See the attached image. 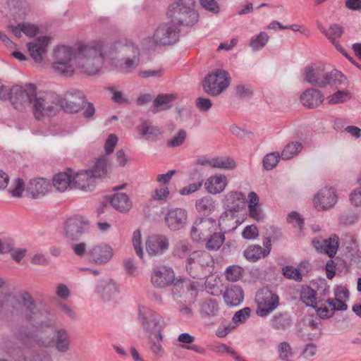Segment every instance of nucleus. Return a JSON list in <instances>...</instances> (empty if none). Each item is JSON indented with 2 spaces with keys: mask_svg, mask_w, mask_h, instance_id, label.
<instances>
[{
  "mask_svg": "<svg viewBox=\"0 0 361 361\" xmlns=\"http://www.w3.org/2000/svg\"><path fill=\"white\" fill-rule=\"evenodd\" d=\"M111 206L120 212H126L131 208L132 204L128 196L123 192L114 194L110 200Z\"/></svg>",
  "mask_w": 361,
  "mask_h": 361,
  "instance_id": "31",
  "label": "nucleus"
},
{
  "mask_svg": "<svg viewBox=\"0 0 361 361\" xmlns=\"http://www.w3.org/2000/svg\"><path fill=\"white\" fill-rule=\"evenodd\" d=\"M300 101L305 106L314 109L323 102L324 95L317 89L309 88L301 94Z\"/></svg>",
  "mask_w": 361,
  "mask_h": 361,
  "instance_id": "24",
  "label": "nucleus"
},
{
  "mask_svg": "<svg viewBox=\"0 0 361 361\" xmlns=\"http://www.w3.org/2000/svg\"><path fill=\"white\" fill-rule=\"evenodd\" d=\"M258 229L255 225H249L245 227L242 232V236L247 240H254L258 236Z\"/></svg>",
  "mask_w": 361,
  "mask_h": 361,
  "instance_id": "57",
  "label": "nucleus"
},
{
  "mask_svg": "<svg viewBox=\"0 0 361 361\" xmlns=\"http://www.w3.org/2000/svg\"><path fill=\"white\" fill-rule=\"evenodd\" d=\"M49 42L47 37H39L27 44V49L31 57L37 63L42 61L43 55L46 53L47 47Z\"/></svg>",
  "mask_w": 361,
  "mask_h": 361,
  "instance_id": "23",
  "label": "nucleus"
},
{
  "mask_svg": "<svg viewBox=\"0 0 361 361\" xmlns=\"http://www.w3.org/2000/svg\"><path fill=\"white\" fill-rule=\"evenodd\" d=\"M216 230V222L211 218H202L193 224L190 235L195 241H204Z\"/></svg>",
  "mask_w": 361,
  "mask_h": 361,
  "instance_id": "12",
  "label": "nucleus"
},
{
  "mask_svg": "<svg viewBox=\"0 0 361 361\" xmlns=\"http://www.w3.org/2000/svg\"><path fill=\"white\" fill-rule=\"evenodd\" d=\"M186 139V132L185 130L181 129L179 130L178 133L173 137L171 139H169L166 142V145L169 147H177L182 145Z\"/></svg>",
  "mask_w": 361,
  "mask_h": 361,
  "instance_id": "51",
  "label": "nucleus"
},
{
  "mask_svg": "<svg viewBox=\"0 0 361 361\" xmlns=\"http://www.w3.org/2000/svg\"><path fill=\"white\" fill-rule=\"evenodd\" d=\"M52 68L59 74L71 76L75 68L89 75H96L109 58L111 64L124 73H132L140 63L138 46L130 39L121 37L106 46L102 40L80 45L75 51L61 46L55 49Z\"/></svg>",
  "mask_w": 361,
  "mask_h": 361,
  "instance_id": "1",
  "label": "nucleus"
},
{
  "mask_svg": "<svg viewBox=\"0 0 361 361\" xmlns=\"http://www.w3.org/2000/svg\"><path fill=\"white\" fill-rule=\"evenodd\" d=\"M348 298V290L345 288H338L335 291V298H325V305H329L330 309L329 317L331 316L334 311H343L347 310V305L345 304L346 300Z\"/></svg>",
  "mask_w": 361,
  "mask_h": 361,
  "instance_id": "22",
  "label": "nucleus"
},
{
  "mask_svg": "<svg viewBox=\"0 0 361 361\" xmlns=\"http://www.w3.org/2000/svg\"><path fill=\"white\" fill-rule=\"evenodd\" d=\"M96 180L90 170H80L73 174L72 188L82 191H92L96 185Z\"/></svg>",
  "mask_w": 361,
  "mask_h": 361,
  "instance_id": "15",
  "label": "nucleus"
},
{
  "mask_svg": "<svg viewBox=\"0 0 361 361\" xmlns=\"http://www.w3.org/2000/svg\"><path fill=\"white\" fill-rule=\"evenodd\" d=\"M329 293V288L326 283H313L311 286L302 287L300 300L307 306L314 308L321 317H328L329 310L325 305V298Z\"/></svg>",
  "mask_w": 361,
  "mask_h": 361,
  "instance_id": "2",
  "label": "nucleus"
},
{
  "mask_svg": "<svg viewBox=\"0 0 361 361\" xmlns=\"http://www.w3.org/2000/svg\"><path fill=\"white\" fill-rule=\"evenodd\" d=\"M302 149V145L299 142H292L286 145L281 152L283 159H290L296 156Z\"/></svg>",
  "mask_w": 361,
  "mask_h": 361,
  "instance_id": "42",
  "label": "nucleus"
},
{
  "mask_svg": "<svg viewBox=\"0 0 361 361\" xmlns=\"http://www.w3.org/2000/svg\"><path fill=\"white\" fill-rule=\"evenodd\" d=\"M292 324L290 317L286 313L274 315L271 319L272 327L277 330H285Z\"/></svg>",
  "mask_w": 361,
  "mask_h": 361,
  "instance_id": "38",
  "label": "nucleus"
},
{
  "mask_svg": "<svg viewBox=\"0 0 361 361\" xmlns=\"http://www.w3.org/2000/svg\"><path fill=\"white\" fill-rule=\"evenodd\" d=\"M279 152H273L267 154L263 159V165L267 170H271L277 165L280 159Z\"/></svg>",
  "mask_w": 361,
  "mask_h": 361,
  "instance_id": "49",
  "label": "nucleus"
},
{
  "mask_svg": "<svg viewBox=\"0 0 361 361\" xmlns=\"http://www.w3.org/2000/svg\"><path fill=\"white\" fill-rule=\"evenodd\" d=\"M246 200L245 196L240 192H231L226 196V201L228 203H231L233 204H238L237 202H244Z\"/></svg>",
  "mask_w": 361,
  "mask_h": 361,
  "instance_id": "61",
  "label": "nucleus"
},
{
  "mask_svg": "<svg viewBox=\"0 0 361 361\" xmlns=\"http://www.w3.org/2000/svg\"><path fill=\"white\" fill-rule=\"evenodd\" d=\"M198 287V283L195 281H190L185 278H178L174 282L175 288H185L187 290H196Z\"/></svg>",
  "mask_w": 361,
  "mask_h": 361,
  "instance_id": "53",
  "label": "nucleus"
},
{
  "mask_svg": "<svg viewBox=\"0 0 361 361\" xmlns=\"http://www.w3.org/2000/svg\"><path fill=\"white\" fill-rule=\"evenodd\" d=\"M270 253V248L263 249L259 245H252L243 252L244 257L250 262H256L264 258Z\"/></svg>",
  "mask_w": 361,
  "mask_h": 361,
  "instance_id": "32",
  "label": "nucleus"
},
{
  "mask_svg": "<svg viewBox=\"0 0 361 361\" xmlns=\"http://www.w3.org/2000/svg\"><path fill=\"white\" fill-rule=\"evenodd\" d=\"M250 314L251 309L248 307H244L234 314L233 317V322L237 325L238 324L245 323L250 317Z\"/></svg>",
  "mask_w": 361,
  "mask_h": 361,
  "instance_id": "52",
  "label": "nucleus"
},
{
  "mask_svg": "<svg viewBox=\"0 0 361 361\" xmlns=\"http://www.w3.org/2000/svg\"><path fill=\"white\" fill-rule=\"evenodd\" d=\"M224 234L222 233H217L214 231L212 235L204 240L206 242L205 247L209 250H218L224 243Z\"/></svg>",
  "mask_w": 361,
  "mask_h": 361,
  "instance_id": "37",
  "label": "nucleus"
},
{
  "mask_svg": "<svg viewBox=\"0 0 361 361\" xmlns=\"http://www.w3.org/2000/svg\"><path fill=\"white\" fill-rule=\"evenodd\" d=\"M195 0H174L168 8L167 16L180 25L192 26L198 20V13L194 9Z\"/></svg>",
  "mask_w": 361,
  "mask_h": 361,
  "instance_id": "5",
  "label": "nucleus"
},
{
  "mask_svg": "<svg viewBox=\"0 0 361 361\" xmlns=\"http://www.w3.org/2000/svg\"><path fill=\"white\" fill-rule=\"evenodd\" d=\"M169 195V190L167 185H160L156 188L152 194V198L154 200H165Z\"/></svg>",
  "mask_w": 361,
  "mask_h": 361,
  "instance_id": "55",
  "label": "nucleus"
},
{
  "mask_svg": "<svg viewBox=\"0 0 361 361\" xmlns=\"http://www.w3.org/2000/svg\"><path fill=\"white\" fill-rule=\"evenodd\" d=\"M350 98L351 94L348 91L338 90L327 97V102L329 104H338L344 103Z\"/></svg>",
  "mask_w": 361,
  "mask_h": 361,
  "instance_id": "44",
  "label": "nucleus"
},
{
  "mask_svg": "<svg viewBox=\"0 0 361 361\" xmlns=\"http://www.w3.org/2000/svg\"><path fill=\"white\" fill-rule=\"evenodd\" d=\"M350 203L356 207H361V186L355 189L350 195Z\"/></svg>",
  "mask_w": 361,
  "mask_h": 361,
  "instance_id": "64",
  "label": "nucleus"
},
{
  "mask_svg": "<svg viewBox=\"0 0 361 361\" xmlns=\"http://www.w3.org/2000/svg\"><path fill=\"white\" fill-rule=\"evenodd\" d=\"M187 212L181 208L171 209L165 216V223L167 227L173 231L183 228L187 221Z\"/></svg>",
  "mask_w": 361,
  "mask_h": 361,
  "instance_id": "19",
  "label": "nucleus"
},
{
  "mask_svg": "<svg viewBox=\"0 0 361 361\" xmlns=\"http://www.w3.org/2000/svg\"><path fill=\"white\" fill-rule=\"evenodd\" d=\"M312 245L318 252L325 253L329 257H334L339 246V238L335 234L326 239L315 238L312 240Z\"/></svg>",
  "mask_w": 361,
  "mask_h": 361,
  "instance_id": "18",
  "label": "nucleus"
},
{
  "mask_svg": "<svg viewBox=\"0 0 361 361\" xmlns=\"http://www.w3.org/2000/svg\"><path fill=\"white\" fill-rule=\"evenodd\" d=\"M52 342L56 350L60 353L65 354L71 350V336L64 328L54 329Z\"/></svg>",
  "mask_w": 361,
  "mask_h": 361,
  "instance_id": "21",
  "label": "nucleus"
},
{
  "mask_svg": "<svg viewBox=\"0 0 361 361\" xmlns=\"http://www.w3.org/2000/svg\"><path fill=\"white\" fill-rule=\"evenodd\" d=\"M157 40L161 45H170L176 43L180 37V27L171 20L160 24L154 31Z\"/></svg>",
  "mask_w": 361,
  "mask_h": 361,
  "instance_id": "11",
  "label": "nucleus"
},
{
  "mask_svg": "<svg viewBox=\"0 0 361 361\" xmlns=\"http://www.w3.org/2000/svg\"><path fill=\"white\" fill-rule=\"evenodd\" d=\"M71 248L77 256L85 257L89 262L95 265L107 264L114 255L113 247L106 243H97L89 247L85 243H74Z\"/></svg>",
  "mask_w": 361,
  "mask_h": 361,
  "instance_id": "3",
  "label": "nucleus"
},
{
  "mask_svg": "<svg viewBox=\"0 0 361 361\" xmlns=\"http://www.w3.org/2000/svg\"><path fill=\"white\" fill-rule=\"evenodd\" d=\"M243 273V269L238 265H232L228 267L225 271V276L228 281H237L239 280Z\"/></svg>",
  "mask_w": 361,
  "mask_h": 361,
  "instance_id": "47",
  "label": "nucleus"
},
{
  "mask_svg": "<svg viewBox=\"0 0 361 361\" xmlns=\"http://www.w3.org/2000/svg\"><path fill=\"white\" fill-rule=\"evenodd\" d=\"M176 99L173 94H159L154 100L152 112L156 114L160 111L170 108L168 104Z\"/></svg>",
  "mask_w": 361,
  "mask_h": 361,
  "instance_id": "35",
  "label": "nucleus"
},
{
  "mask_svg": "<svg viewBox=\"0 0 361 361\" xmlns=\"http://www.w3.org/2000/svg\"><path fill=\"white\" fill-rule=\"evenodd\" d=\"M328 72L321 66H307L304 70V80L310 85L318 87H326Z\"/></svg>",
  "mask_w": 361,
  "mask_h": 361,
  "instance_id": "17",
  "label": "nucleus"
},
{
  "mask_svg": "<svg viewBox=\"0 0 361 361\" xmlns=\"http://www.w3.org/2000/svg\"><path fill=\"white\" fill-rule=\"evenodd\" d=\"M137 130L147 140H155L161 134L159 127L150 125L146 121L137 126Z\"/></svg>",
  "mask_w": 361,
  "mask_h": 361,
  "instance_id": "34",
  "label": "nucleus"
},
{
  "mask_svg": "<svg viewBox=\"0 0 361 361\" xmlns=\"http://www.w3.org/2000/svg\"><path fill=\"white\" fill-rule=\"evenodd\" d=\"M37 87L33 84H27L24 87L21 86H13L11 88V94L8 99L11 100L13 107L23 111L27 106L32 109V101L34 97Z\"/></svg>",
  "mask_w": 361,
  "mask_h": 361,
  "instance_id": "9",
  "label": "nucleus"
},
{
  "mask_svg": "<svg viewBox=\"0 0 361 361\" xmlns=\"http://www.w3.org/2000/svg\"><path fill=\"white\" fill-rule=\"evenodd\" d=\"M149 348L155 355H160L162 347L161 343L163 341V335L159 338L157 335L148 336Z\"/></svg>",
  "mask_w": 361,
  "mask_h": 361,
  "instance_id": "48",
  "label": "nucleus"
},
{
  "mask_svg": "<svg viewBox=\"0 0 361 361\" xmlns=\"http://www.w3.org/2000/svg\"><path fill=\"white\" fill-rule=\"evenodd\" d=\"M322 32L331 42H334L336 39L342 36L343 29L338 24H333L330 25L328 30H323Z\"/></svg>",
  "mask_w": 361,
  "mask_h": 361,
  "instance_id": "45",
  "label": "nucleus"
},
{
  "mask_svg": "<svg viewBox=\"0 0 361 361\" xmlns=\"http://www.w3.org/2000/svg\"><path fill=\"white\" fill-rule=\"evenodd\" d=\"M169 247V240L163 235H152L147 238L145 242L146 251L152 257L164 254Z\"/></svg>",
  "mask_w": 361,
  "mask_h": 361,
  "instance_id": "16",
  "label": "nucleus"
},
{
  "mask_svg": "<svg viewBox=\"0 0 361 361\" xmlns=\"http://www.w3.org/2000/svg\"><path fill=\"white\" fill-rule=\"evenodd\" d=\"M196 208L200 214L207 215L214 210V202L211 197H204L196 201Z\"/></svg>",
  "mask_w": 361,
  "mask_h": 361,
  "instance_id": "41",
  "label": "nucleus"
},
{
  "mask_svg": "<svg viewBox=\"0 0 361 361\" xmlns=\"http://www.w3.org/2000/svg\"><path fill=\"white\" fill-rule=\"evenodd\" d=\"M73 175L68 173H59L54 176L53 178V185L60 192H64L68 188H72Z\"/></svg>",
  "mask_w": 361,
  "mask_h": 361,
  "instance_id": "33",
  "label": "nucleus"
},
{
  "mask_svg": "<svg viewBox=\"0 0 361 361\" xmlns=\"http://www.w3.org/2000/svg\"><path fill=\"white\" fill-rule=\"evenodd\" d=\"M85 103V95L82 92L78 90H71L64 94V97H60V109L66 112L76 113Z\"/></svg>",
  "mask_w": 361,
  "mask_h": 361,
  "instance_id": "13",
  "label": "nucleus"
},
{
  "mask_svg": "<svg viewBox=\"0 0 361 361\" xmlns=\"http://www.w3.org/2000/svg\"><path fill=\"white\" fill-rule=\"evenodd\" d=\"M49 187V182L44 178H36L30 180L27 185V191L32 197L36 198L41 195L47 192Z\"/></svg>",
  "mask_w": 361,
  "mask_h": 361,
  "instance_id": "30",
  "label": "nucleus"
},
{
  "mask_svg": "<svg viewBox=\"0 0 361 361\" xmlns=\"http://www.w3.org/2000/svg\"><path fill=\"white\" fill-rule=\"evenodd\" d=\"M20 298L22 302V314L23 317L26 319L32 321L38 314L35 300L30 294L26 291L21 293Z\"/></svg>",
  "mask_w": 361,
  "mask_h": 361,
  "instance_id": "26",
  "label": "nucleus"
},
{
  "mask_svg": "<svg viewBox=\"0 0 361 361\" xmlns=\"http://www.w3.org/2000/svg\"><path fill=\"white\" fill-rule=\"evenodd\" d=\"M337 202V196L332 188L321 189L314 196V205L318 210L332 207Z\"/></svg>",
  "mask_w": 361,
  "mask_h": 361,
  "instance_id": "20",
  "label": "nucleus"
},
{
  "mask_svg": "<svg viewBox=\"0 0 361 361\" xmlns=\"http://www.w3.org/2000/svg\"><path fill=\"white\" fill-rule=\"evenodd\" d=\"M269 39V35L264 32H261L255 38L251 39L250 46L254 51H258L263 48Z\"/></svg>",
  "mask_w": 361,
  "mask_h": 361,
  "instance_id": "46",
  "label": "nucleus"
},
{
  "mask_svg": "<svg viewBox=\"0 0 361 361\" xmlns=\"http://www.w3.org/2000/svg\"><path fill=\"white\" fill-rule=\"evenodd\" d=\"M211 167L232 170L236 167L235 160L229 157H217L212 159Z\"/></svg>",
  "mask_w": 361,
  "mask_h": 361,
  "instance_id": "36",
  "label": "nucleus"
},
{
  "mask_svg": "<svg viewBox=\"0 0 361 361\" xmlns=\"http://www.w3.org/2000/svg\"><path fill=\"white\" fill-rule=\"evenodd\" d=\"M96 291L103 300L109 301L117 292L116 284L112 279L100 280L97 285Z\"/></svg>",
  "mask_w": 361,
  "mask_h": 361,
  "instance_id": "28",
  "label": "nucleus"
},
{
  "mask_svg": "<svg viewBox=\"0 0 361 361\" xmlns=\"http://www.w3.org/2000/svg\"><path fill=\"white\" fill-rule=\"evenodd\" d=\"M158 45L161 44L157 40L155 32L152 37H146L141 42V46L146 50H154Z\"/></svg>",
  "mask_w": 361,
  "mask_h": 361,
  "instance_id": "56",
  "label": "nucleus"
},
{
  "mask_svg": "<svg viewBox=\"0 0 361 361\" xmlns=\"http://www.w3.org/2000/svg\"><path fill=\"white\" fill-rule=\"evenodd\" d=\"M231 84L228 72L223 69H215L207 74L202 81L203 90L207 94L217 97L222 94Z\"/></svg>",
  "mask_w": 361,
  "mask_h": 361,
  "instance_id": "7",
  "label": "nucleus"
},
{
  "mask_svg": "<svg viewBox=\"0 0 361 361\" xmlns=\"http://www.w3.org/2000/svg\"><path fill=\"white\" fill-rule=\"evenodd\" d=\"M31 110L37 120L56 115L60 110V96L52 91H35Z\"/></svg>",
  "mask_w": 361,
  "mask_h": 361,
  "instance_id": "4",
  "label": "nucleus"
},
{
  "mask_svg": "<svg viewBox=\"0 0 361 361\" xmlns=\"http://www.w3.org/2000/svg\"><path fill=\"white\" fill-rule=\"evenodd\" d=\"M256 314L264 317L273 312L279 305L278 295L267 288L258 290L255 295Z\"/></svg>",
  "mask_w": 361,
  "mask_h": 361,
  "instance_id": "10",
  "label": "nucleus"
},
{
  "mask_svg": "<svg viewBox=\"0 0 361 361\" xmlns=\"http://www.w3.org/2000/svg\"><path fill=\"white\" fill-rule=\"evenodd\" d=\"M176 281L173 270L168 267L161 266L153 269L151 276L152 285L159 288H164Z\"/></svg>",
  "mask_w": 361,
  "mask_h": 361,
  "instance_id": "14",
  "label": "nucleus"
},
{
  "mask_svg": "<svg viewBox=\"0 0 361 361\" xmlns=\"http://www.w3.org/2000/svg\"><path fill=\"white\" fill-rule=\"evenodd\" d=\"M201 6L206 10L211 11L214 13H217L219 11V7L215 0H200Z\"/></svg>",
  "mask_w": 361,
  "mask_h": 361,
  "instance_id": "62",
  "label": "nucleus"
},
{
  "mask_svg": "<svg viewBox=\"0 0 361 361\" xmlns=\"http://www.w3.org/2000/svg\"><path fill=\"white\" fill-rule=\"evenodd\" d=\"M190 249L188 243L180 242L176 245L173 254L179 258H183L185 255L190 252Z\"/></svg>",
  "mask_w": 361,
  "mask_h": 361,
  "instance_id": "58",
  "label": "nucleus"
},
{
  "mask_svg": "<svg viewBox=\"0 0 361 361\" xmlns=\"http://www.w3.org/2000/svg\"><path fill=\"white\" fill-rule=\"evenodd\" d=\"M228 184V180L224 175H215L209 177L204 183L207 191L211 194H219L223 192Z\"/></svg>",
  "mask_w": 361,
  "mask_h": 361,
  "instance_id": "27",
  "label": "nucleus"
},
{
  "mask_svg": "<svg viewBox=\"0 0 361 361\" xmlns=\"http://www.w3.org/2000/svg\"><path fill=\"white\" fill-rule=\"evenodd\" d=\"M138 320L144 331L148 334V336L157 335L159 338H161L166 323L164 318L159 313L147 307H140Z\"/></svg>",
  "mask_w": 361,
  "mask_h": 361,
  "instance_id": "8",
  "label": "nucleus"
},
{
  "mask_svg": "<svg viewBox=\"0 0 361 361\" xmlns=\"http://www.w3.org/2000/svg\"><path fill=\"white\" fill-rule=\"evenodd\" d=\"M87 224L78 218H70L66 223V235L71 240L76 239L83 231Z\"/></svg>",
  "mask_w": 361,
  "mask_h": 361,
  "instance_id": "29",
  "label": "nucleus"
},
{
  "mask_svg": "<svg viewBox=\"0 0 361 361\" xmlns=\"http://www.w3.org/2000/svg\"><path fill=\"white\" fill-rule=\"evenodd\" d=\"M287 220L290 224H292L295 227L302 228L304 220L300 215L297 212H291L288 214Z\"/></svg>",
  "mask_w": 361,
  "mask_h": 361,
  "instance_id": "63",
  "label": "nucleus"
},
{
  "mask_svg": "<svg viewBox=\"0 0 361 361\" xmlns=\"http://www.w3.org/2000/svg\"><path fill=\"white\" fill-rule=\"evenodd\" d=\"M326 82V86L330 85L337 88L345 83L346 78L341 72L337 70H333L329 73L328 72Z\"/></svg>",
  "mask_w": 361,
  "mask_h": 361,
  "instance_id": "40",
  "label": "nucleus"
},
{
  "mask_svg": "<svg viewBox=\"0 0 361 361\" xmlns=\"http://www.w3.org/2000/svg\"><path fill=\"white\" fill-rule=\"evenodd\" d=\"M224 302L228 306H238L244 300V292L239 286H231L223 294Z\"/></svg>",
  "mask_w": 361,
  "mask_h": 361,
  "instance_id": "25",
  "label": "nucleus"
},
{
  "mask_svg": "<svg viewBox=\"0 0 361 361\" xmlns=\"http://www.w3.org/2000/svg\"><path fill=\"white\" fill-rule=\"evenodd\" d=\"M279 359L281 361H293L294 352L289 343L281 342L277 346Z\"/></svg>",
  "mask_w": 361,
  "mask_h": 361,
  "instance_id": "39",
  "label": "nucleus"
},
{
  "mask_svg": "<svg viewBox=\"0 0 361 361\" xmlns=\"http://www.w3.org/2000/svg\"><path fill=\"white\" fill-rule=\"evenodd\" d=\"M283 275L289 279H294L296 281H302V273L298 268L292 266H286L283 269Z\"/></svg>",
  "mask_w": 361,
  "mask_h": 361,
  "instance_id": "54",
  "label": "nucleus"
},
{
  "mask_svg": "<svg viewBox=\"0 0 361 361\" xmlns=\"http://www.w3.org/2000/svg\"><path fill=\"white\" fill-rule=\"evenodd\" d=\"M214 262L206 251H195L186 259L185 269L193 279L207 277L214 270Z\"/></svg>",
  "mask_w": 361,
  "mask_h": 361,
  "instance_id": "6",
  "label": "nucleus"
},
{
  "mask_svg": "<svg viewBox=\"0 0 361 361\" xmlns=\"http://www.w3.org/2000/svg\"><path fill=\"white\" fill-rule=\"evenodd\" d=\"M133 248L136 255L140 258H143L144 252L142 247V238L140 230H136L133 233L132 238Z\"/></svg>",
  "mask_w": 361,
  "mask_h": 361,
  "instance_id": "50",
  "label": "nucleus"
},
{
  "mask_svg": "<svg viewBox=\"0 0 361 361\" xmlns=\"http://www.w3.org/2000/svg\"><path fill=\"white\" fill-rule=\"evenodd\" d=\"M93 176L97 178L104 176L107 172L106 160L104 158L97 159L94 164L89 169Z\"/></svg>",
  "mask_w": 361,
  "mask_h": 361,
  "instance_id": "43",
  "label": "nucleus"
},
{
  "mask_svg": "<svg viewBox=\"0 0 361 361\" xmlns=\"http://www.w3.org/2000/svg\"><path fill=\"white\" fill-rule=\"evenodd\" d=\"M236 94L243 99L250 98L253 92L249 86L243 84H238L235 87Z\"/></svg>",
  "mask_w": 361,
  "mask_h": 361,
  "instance_id": "59",
  "label": "nucleus"
},
{
  "mask_svg": "<svg viewBox=\"0 0 361 361\" xmlns=\"http://www.w3.org/2000/svg\"><path fill=\"white\" fill-rule=\"evenodd\" d=\"M195 104L197 109L202 112L209 111L212 106V101L209 99L202 97L196 99Z\"/></svg>",
  "mask_w": 361,
  "mask_h": 361,
  "instance_id": "60",
  "label": "nucleus"
}]
</instances>
